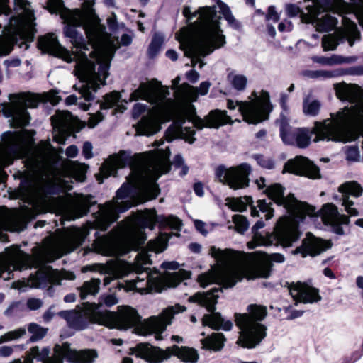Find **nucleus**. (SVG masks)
<instances>
[{"label":"nucleus","mask_w":363,"mask_h":363,"mask_svg":"<svg viewBox=\"0 0 363 363\" xmlns=\"http://www.w3.org/2000/svg\"><path fill=\"white\" fill-rule=\"evenodd\" d=\"M9 102L1 104L4 116L13 127H23L30 122L28 108H36L43 101L39 94L32 93L10 94Z\"/></svg>","instance_id":"obj_15"},{"label":"nucleus","mask_w":363,"mask_h":363,"mask_svg":"<svg viewBox=\"0 0 363 363\" xmlns=\"http://www.w3.org/2000/svg\"><path fill=\"white\" fill-rule=\"evenodd\" d=\"M342 27L337 29L334 33L325 35L322 38V47L324 51L335 50L340 43L347 41L352 46L356 40H359L360 33L355 23L345 16H340Z\"/></svg>","instance_id":"obj_24"},{"label":"nucleus","mask_w":363,"mask_h":363,"mask_svg":"<svg viewBox=\"0 0 363 363\" xmlns=\"http://www.w3.org/2000/svg\"><path fill=\"white\" fill-rule=\"evenodd\" d=\"M167 223L174 230H180L182 227V221L177 217L169 216L167 218Z\"/></svg>","instance_id":"obj_61"},{"label":"nucleus","mask_w":363,"mask_h":363,"mask_svg":"<svg viewBox=\"0 0 363 363\" xmlns=\"http://www.w3.org/2000/svg\"><path fill=\"white\" fill-rule=\"evenodd\" d=\"M118 303V299L113 294H108L101 296L99 298V304H96V306L100 307V309L102 311H106V309H103L101 308L102 304H105L108 307H111Z\"/></svg>","instance_id":"obj_53"},{"label":"nucleus","mask_w":363,"mask_h":363,"mask_svg":"<svg viewBox=\"0 0 363 363\" xmlns=\"http://www.w3.org/2000/svg\"><path fill=\"white\" fill-rule=\"evenodd\" d=\"M337 97L352 104L345 107L323 122H316L313 128L315 141L331 140L347 143L355 140L363 129V91L356 85L340 83L334 86Z\"/></svg>","instance_id":"obj_9"},{"label":"nucleus","mask_w":363,"mask_h":363,"mask_svg":"<svg viewBox=\"0 0 363 363\" xmlns=\"http://www.w3.org/2000/svg\"><path fill=\"white\" fill-rule=\"evenodd\" d=\"M228 80L233 89L238 91H242L247 84V78L245 75L230 72L228 74Z\"/></svg>","instance_id":"obj_42"},{"label":"nucleus","mask_w":363,"mask_h":363,"mask_svg":"<svg viewBox=\"0 0 363 363\" xmlns=\"http://www.w3.org/2000/svg\"><path fill=\"white\" fill-rule=\"evenodd\" d=\"M104 114L101 111H98L94 114H91L88 121V125L90 128H94L100 121L104 119Z\"/></svg>","instance_id":"obj_58"},{"label":"nucleus","mask_w":363,"mask_h":363,"mask_svg":"<svg viewBox=\"0 0 363 363\" xmlns=\"http://www.w3.org/2000/svg\"><path fill=\"white\" fill-rule=\"evenodd\" d=\"M50 119L54 140L58 143L64 144L67 138L74 131L77 119L67 111H57Z\"/></svg>","instance_id":"obj_27"},{"label":"nucleus","mask_w":363,"mask_h":363,"mask_svg":"<svg viewBox=\"0 0 363 363\" xmlns=\"http://www.w3.org/2000/svg\"><path fill=\"white\" fill-rule=\"evenodd\" d=\"M95 0H84L82 3V11L87 16L91 18L94 14L93 6Z\"/></svg>","instance_id":"obj_56"},{"label":"nucleus","mask_w":363,"mask_h":363,"mask_svg":"<svg viewBox=\"0 0 363 363\" xmlns=\"http://www.w3.org/2000/svg\"><path fill=\"white\" fill-rule=\"evenodd\" d=\"M89 209V201L87 198H83L79 202L73 204L68 214L69 220H74L86 215Z\"/></svg>","instance_id":"obj_39"},{"label":"nucleus","mask_w":363,"mask_h":363,"mask_svg":"<svg viewBox=\"0 0 363 363\" xmlns=\"http://www.w3.org/2000/svg\"><path fill=\"white\" fill-rule=\"evenodd\" d=\"M76 276L72 272L44 267L35 275L30 276L27 284L21 281L13 282V287L21 291H25L28 286L41 289L48 287V293L52 295L53 286L62 285L64 280H74Z\"/></svg>","instance_id":"obj_19"},{"label":"nucleus","mask_w":363,"mask_h":363,"mask_svg":"<svg viewBox=\"0 0 363 363\" xmlns=\"http://www.w3.org/2000/svg\"><path fill=\"white\" fill-rule=\"evenodd\" d=\"M267 315V308L251 304L247 313L235 315V323L240 329L237 344L244 348L253 349L267 337V328L261 322Z\"/></svg>","instance_id":"obj_14"},{"label":"nucleus","mask_w":363,"mask_h":363,"mask_svg":"<svg viewBox=\"0 0 363 363\" xmlns=\"http://www.w3.org/2000/svg\"><path fill=\"white\" fill-rule=\"evenodd\" d=\"M26 305L31 311L38 310L43 306V301L39 298H31L27 301Z\"/></svg>","instance_id":"obj_59"},{"label":"nucleus","mask_w":363,"mask_h":363,"mask_svg":"<svg viewBox=\"0 0 363 363\" xmlns=\"http://www.w3.org/2000/svg\"><path fill=\"white\" fill-rule=\"evenodd\" d=\"M264 192L268 197L279 206H283L290 213L289 216L281 217L277 223L272 233L262 235L259 229L264 227L262 220H258L252 228L253 239L247 243L250 249L257 246H270L280 245L289 247L298 240L301 233L298 224L306 216L315 215V208L305 202L298 201L294 194L284 196V188L279 184H273L267 186Z\"/></svg>","instance_id":"obj_8"},{"label":"nucleus","mask_w":363,"mask_h":363,"mask_svg":"<svg viewBox=\"0 0 363 363\" xmlns=\"http://www.w3.org/2000/svg\"><path fill=\"white\" fill-rule=\"evenodd\" d=\"M320 106L318 100L310 101L308 99H305L303 103V111L307 116H315L318 114Z\"/></svg>","instance_id":"obj_44"},{"label":"nucleus","mask_w":363,"mask_h":363,"mask_svg":"<svg viewBox=\"0 0 363 363\" xmlns=\"http://www.w3.org/2000/svg\"><path fill=\"white\" fill-rule=\"evenodd\" d=\"M220 291V288H214L206 294L197 293L189 298L191 302H197L205 306L211 314L205 315L202 322L203 325H207L214 330L223 329L230 330L233 323L230 320H225L219 313H214L215 305L217 303L218 295L216 294Z\"/></svg>","instance_id":"obj_22"},{"label":"nucleus","mask_w":363,"mask_h":363,"mask_svg":"<svg viewBox=\"0 0 363 363\" xmlns=\"http://www.w3.org/2000/svg\"><path fill=\"white\" fill-rule=\"evenodd\" d=\"M354 6L357 10L355 16L358 18L359 23L363 26V0H354Z\"/></svg>","instance_id":"obj_57"},{"label":"nucleus","mask_w":363,"mask_h":363,"mask_svg":"<svg viewBox=\"0 0 363 363\" xmlns=\"http://www.w3.org/2000/svg\"><path fill=\"white\" fill-rule=\"evenodd\" d=\"M21 11L18 16H12L5 26L6 33L0 37V56L9 55L14 45L27 50L35 35L34 11L27 0H13Z\"/></svg>","instance_id":"obj_12"},{"label":"nucleus","mask_w":363,"mask_h":363,"mask_svg":"<svg viewBox=\"0 0 363 363\" xmlns=\"http://www.w3.org/2000/svg\"><path fill=\"white\" fill-rule=\"evenodd\" d=\"M62 160L60 155L52 157L47 162L36 157L27 159L26 166L30 172L36 174L41 170L45 171L48 179L28 177L23 179L18 189V197L28 204L35 206L45 201L47 196L52 193L53 185L70 189L72 186L66 179L79 182L85 181L87 165L77 161L63 160L57 167V162Z\"/></svg>","instance_id":"obj_6"},{"label":"nucleus","mask_w":363,"mask_h":363,"mask_svg":"<svg viewBox=\"0 0 363 363\" xmlns=\"http://www.w3.org/2000/svg\"><path fill=\"white\" fill-rule=\"evenodd\" d=\"M23 215L17 210L0 208V231H18L23 223ZM89 230L86 228H72L45 240L42 249H35L33 255L23 252L18 247L12 246L0 254V277L4 280L13 277V272L21 271L31 267H40L52 262L82 245Z\"/></svg>","instance_id":"obj_4"},{"label":"nucleus","mask_w":363,"mask_h":363,"mask_svg":"<svg viewBox=\"0 0 363 363\" xmlns=\"http://www.w3.org/2000/svg\"><path fill=\"white\" fill-rule=\"evenodd\" d=\"M27 130L9 132L4 135L0 144V184L7 177L4 169L12 164L17 158L23 157L27 152Z\"/></svg>","instance_id":"obj_17"},{"label":"nucleus","mask_w":363,"mask_h":363,"mask_svg":"<svg viewBox=\"0 0 363 363\" xmlns=\"http://www.w3.org/2000/svg\"><path fill=\"white\" fill-rule=\"evenodd\" d=\"M217 4L219 8L220 13L227 21L228 25L234 29H239L240 28V24L235 18L228 6L220 0H217Z\"/></svg>","instance_id":"obj_41"},{"label":"nucleus","mask_w":363,"mask_h":363,"mask_svg":"<svg viewBox=\"0 0 363 363\" xmlns=\"http://www.w3.org/2000/svg\"><path fill=\"white\" fill-rule=\"evenodd\" d=\"M272 203L267 202L266 200H259L257 201V206L259 211L265 213L266 220H269L274 216V209L272 208Z\"/></svg>","instance_id":"obj_51"},{"label":"nucleus","mask_w":363,"mask_h":363,"mask_svg":"<svg viewBox=\"0 0 363 363\" xmlns=\"http://www.w3.org/2000/svg\"><path fill=\"white\" fill-rule=\"evenodd\" d=\"M185 310L184 306L176 304L166 308L160 315L151 316L141 322V317L135 308L128 306H121L115 313L104 311L111 318L110 324L104 325L124 330L137 326L136 330L139 335L147 336L155 334V340H161L163 339L162 333L172 324L174 315Z\"/></svg>","instance_id":"obj_11"},{"label":"nucleus","mask_w":363,"mask_h":363,"mask_svg":"<svg viewBox=\"0 0 363 363\" xmlns=\"http://www.w3.org/2000/svg\"><path fill=\"white\" fill-rule=\"evenodd\" d=\"M233 220L235 225L236 230L240 233H243L249 228V223L247 218L242 215L233 216Z\"/></svg>","instance_id":"obj_49"},{"label":"nucleus","mask_w":363,"mask_h":363,"mask_svg":"<svg viewBox=\"0 0 363 363\" xmlns=\"http://www.w3.org/2000/svg\"><path fill=\"white\" fill-rule=\"evenodd\" d=\"M343 75V72L342 69H336L333 71H326V70H318L312 72L311 74V77L313 78H333L337 76Z\"/></svg>","instance_id":"obj_50"},{"label":"nucleus","mask_w":363,"mask_h":363,"mask_svg":"<svg viewBox=\"0 0 363 363\" xmlns=\"http://www.w3.org/2000/svg\"><path fill=\"white\" fill-rule=\"evenodd\" d=\"M308 16V23L315 25L318 31L327 32L333 29L337 23L335 13H328L321 4L312 2L306 6Z\"/></svg>","instance_id":"obj_26"},{"label":"nucleus","mask_w":363,"mask_h":363,"mask_svg":"<svg viewBox=\"0 0 363 363\" xmlns=\"http://www.w3.org/2000/svg\"><path fill=\"white\" fill-rule=\"evenodd\" d=\"M167 241L162 238L152 240L148 242L147 247L150 251L155 252H161L166 249Z\"/></svg>","instance_id":"obj_48"},{"label":"nucleus","mask_w":363,"mask_h":363,"mask_svg":"<svg viewBox=\"0 0 363 363\" xmlns=\"http://www.w3.org/2000/svg\"><path fill=\"white\" fill-rule=\"evenodd\" d=\"M251 173V166L245 162L230 167L219 165L215 169V179L220 183L228 185L230 189L238 190L249 186V177Z\"/></svg>","instance_id":"obj_23"},{"label":"nucleus","mask_w":363,"mask_h":363,"mask_svg":"<svg viewBox=\"0 0 363 363\" xmlns=\"http://www.w3.org/2000/svg\"><path fill=\"white\" fill-rule=\"evenodd\" d=\"M34 359L42 363H60L59 361L52 362L48 347L40 348L38 346L30 348L25 357L14 359L10 363H33Z\"/></svg>","instance_id":"obj_33"},{"label":"nucleus","mask_w":363,"mask_h":363,"mask_svg":"<svg viewBox=\"0 0 363 363\" xmlns=\"http://www.w3.org/2000/svg\"><path fill=\"white\" fill-rule=\"evenodd\" d=\"M338 191L342 194V206L347 215L340 213L337 207L333 203L323 205L320 214L323 223L329 226L334 233L343 235L345 231L342 225L350 224V216H358L360 214L353 199L362 195L363 187L356 181H349L340 185Z\"/></svg>","instance_id":"obj_13"},{"label":"nucleus","mask_w":363,"mask_h":363,"mask_svg":"<svg viewBox=\"0 0 363 363\" xmlns=\"http://www.w3.org/2000/svg\"><path fill=\"white\" fill-rule=\"evenodd\" d=\"M28 330L29 333H32V336L30 338L31 342H36L41 340L47 333L46 328H42L38 324L33 323L28 325Z\"/></svg>","instance_id":"obj_46"},{"label":"nucleus","mask_w":363,"mask_h":363,"mask_svg":"<svg viewBox=\"0 0 363 363\" xmlns=\"http://www.w3.org/2000/svg\"><path fill=\"white\" fill-rule=\"evenodd\" d=\"M38 47L43 52L49 53L70 62L73 60L71 52L62 47L54 33L41 36L38 40Z\"/></svg>","instance_id":"obj_31"},{"label":"nucleus","mask_w":363,"mask_h":363,"mask_svg":"<svg viewBox=\"0 0 363 363\" xmlns=\"http://www.w3.org/2000/svg\"><path fill=\"white\" fill-rule=\"evenodd\" d=\"M59 315L65 319L68 325L77 330L85 329L90 322L99 325H109L111 318L95 303H84V308L81 311H62Z\"/></svg>","instance_id":"obj_21"},{"label":"nucleus","mask_w":363,"mask_h":363,"mask_svg":"<svg viewBox=\"0 0 363 363\" xmlns=\"http://www.w3.org/2000/svg\"><path fill=\"white\" fill-rule=\"evenodd\" d=\"M253 158L257 161L258 164L263 168L272 169L274 167V162L270 158L262 155H255Z\"/></svg>","instance_id":"obj_52"},{"label":"nucleus","mask_w":363,"mask_h":363,"mask_svg":"<svg viewBox=\"0 0 363 363\" xmlns=\"http://www.w3.org/2000/svg\"><path fill=\"white\" fill-rule=\"evenodd\" d=\"M280 135L286 145H296L299 148L306 147L311 143V132L304 128H292L288 123L281 122Z\"/></svg>","instance_id":"obj_28"},{"label":"nucleus","mask_w":363,"mask_h":363,"mask_svg":"<svg viewBox=\"0 0 363 363\" xmlns=\"http://www.w3.org/2000/svg\"><path fill=\"white\" fill-rule=\"evenodd\" d=\"M332 247L330 240H325L314 236L312 233H308L303 240L301 246L296 247L293 252L294 254H301L303 257L307 256L315 257Z\"/></svg>","instance_id":"obj_30"},{"label":"nucleus","mask_w":363,"mask_h":363,"mask_svg":"<svg viewBox=\"0 0 363 363\" xmlns=\"http://www.w3.org/2000/svg\"><path fill=\"white\" fill-rule=\"evenodd\" d=\"M101 280L98 278H93L83 283L82 286L78 288L79 294L82 300L86 299L89 296L96 295L100 289Z\"/></svg>","instance_id":"obj_37"},{"label":"nucleus","mask_w":363,"mask_h":363,"mask_svg":"<svg viewBox=\"0 0 363 363\" xmlns=\"http://www.w3.org/2000/svg\"><path fill=\"white\" fill-rule=\"evenodd\" d=\"M183 15L195 29V33L184 28L177 33L176 39L184 55L191 59L192 66L199 63L201 68L204 63L201 58L226 43L225 35L220 28V17L215 6H203L192 11L190 6H185Z\"/></svg>","instance_id":"obj_7"},{"label":"nucleus","mask_w":363,"mask_h":363,"mask_svg":"<svg viewBox=\"0 0 363 363\" xmlns=\"http://www.w3.org/2000/svg\"><path fill=\"white\" fill-rule=\"evenodd\" d=\"M181 282V278L177 273L169 275L167 279V284L169 287H175Z\"/></svg>","instance_id":"obj_60"},{"label":"nucleus","mask_w":363,"mask_h":363,"mask_svg":"<svg viewBox=\"0 0 363 363\" xmlns=\"http://www.w3.org/2000/svg\"><path fill=\"white\" fill-rule=\"evenodd\" d=\"M50 355L53 362L59 361L60 363H63L65 358L72 363H94L98 357V352L94 349L72 350L69 343L65 342L62 345H55Z\"/></svg>","instance_id":"obj_25"},{"label":"nucleus","mask_w":363,"mask_h":363,"mask_svg":"<svg viewBox=\"0 0 363 363\" xmlns=\"http://www.w3.org/2000/svg\"><path fill=\"white\" fill-rule=\"evenodd\" d=\"M164 37L162 33H155L148 48V55L152 58L155 57L162 48Z\"/></svg>","instance_id":"obj_43"},{"label":"nucleus","mask_w":363,"mask_h":363,"mask_svg":"<svg viewBox=\"0 0 363 363\" xmlns=\"http://www.w3.org/2000/svg\"><path fill=\"white\" fill-rule=\"evenodd\" d=\"M151 264L150 256L146 252H141L137 256L134 267L126 262L110 261L106 264L88 265L83 271L99 272L101 274H108V277L104 279L105 285L109 284L112 279L123 278L128 275L131 271H134L133 278L119 283V288H123L127 291L135 290L140 294H148L160 291L161 284L159 273L148 272L149 268L147 266Z\"/></svg>","instance_id":"obj_10"},{"label":"nucleus","mask_w":363,"mask_h":363,"mask_svg":"<svg viewBox=\"0 0 363 363\" xmlns=\"http://www.w3.org/2000/svg\"><path fill=\"white\" fill-rule=\"evenodd\" d=\"M114 245V239L108 236L99 237L94 243L95 250L104 255L111 254L113 252Z\"/></svg>","instance_id":"obj_38"},{"label":"nucleus","mask_w":363,"mask_h":363,"mask_svg":"<svg viewBox=\"0 0 363 363\" xmlns=\"http://www.w3.org/2000/svg\"><path fill=\"white\" fill-rule=\"evenodd\" d=\"M92 145L90 142H85L83 145L82 154L86 159H90L93 157Z\"/></svg>","instance_id":"obj_64"},{"label":"nucleus","mask_w":363,"mask_h":363,"mask_svg":"<svg viewBox=\"0 0 363 363\" xmlns=\"http://www.w3.org/2000/svg\"><path fill=\"white\" fill-rule=\"evenodd\" d=\"M147 106L143 104L137 103L133 108V116L134 118H138L146 109Z\"/></svg>","instance_id":"obj_63"},{"label":"nucleus","mask_w":363,"mask_h":363,"mask_svg":"<svg viewBox=\"0 0 363 363\" xmlns=\"http://www.w3.org/2000/svg\"><path fill=\"white\" fill-rule=\"evenodd\" d=\"M210 255L220 266L217 269L198 277V281L202 287L217 283L225 288H230L244 277L267 278L270 275L272 262L282 263L285 260L284 256L279 253L250 255L230 249L221 250L215 246L210 248Z\"/></svg>","instance_id":"obj_5"},{"label":"nucleus","mask_w":363,"mask_h":363,"mask_svg":"<svg viewBox=\"0 0 363 363\" xmlns=\"http://www.w3.org/2000/svg\"><path fill=\"white\" fill-rule=\"evenodd\" d=\"M172 355L185 362L195 363L199 359L197 350L194 348L177 345L162 350L150 344H138L136 347V356L149 363H161L169 359Z\"/></svg>","instance_id":"obj_16"},{"label":"nucleus","mask_w":363,"mask_h":363,"mask_svg":"<svg viewBox=\"0 0 363 363\" xmlns=\"http://www.w3.org/2000/svg\"><path fill=\"white\" fill-rule=\"evenodd\" d=\"M125 165V162L121 157L112 155L101 165L100 174L106 178L109 176L115 175L117 169L123 168Z\"/></svg>","instance_id":"obj_34"},{"label":"nucleus","mask_w":363,"mask_h":363,"mask_svg":"<svg viewBox=\"0 0 363 363\" xmlns=\"http://www.w3.org/2000/svg\"><path fill=\"white\" fill-rule=\"evenodd\" d=\"M91 18L76 9L70 13L67 18L69 24L64 28V34L74 49L71 52L77 62L74 72L81 82L79 87H74L86 101L92 100L93 93L105 84L110 62L117 49L111 40L95 45L94 41L99 40V31Z\"/></svg>","instance_id":"obj_2"},{"label":"nucleus","mask_w":363,"mask_h":363,"mask_svg":"<svg viewBox=\"0 0 363 363\" xmlns=\"http://www.w3.org/2000/svg\"><path fill=\"white\" fill-rule=\"evenodd\" d=\"M121 98V95L117 91H113L104 96V100L100 104L101 110H107L113 107Z\"/></svg>","instance_id":"obj_45"},{"label":"nucleus","mask_w":363,"mask_h":363,"mask_svg":"<svg viewBox=\"0 0 363 363\" xmlns=\"http://www.w3.org/2000/svg\"><path fill=\"white\" fill-rule=\"evenodd\" d=\"M155 222V212L153 211L130 218L122 227L120 233L121 239L130 248L136 249L146 240L143 230L146 228L153 229Z\"/></svg>","instance_id":"obj_20"},{"label":"nucleus","mask_w":363,"mask_h":363,"mask_svg":"<svg viewBox=\"0 0 363 363\" xmlns=\"http://www.w3.org/2000/svg\"><path fill=\"white\" fill-rule=\"evenodd\" d=\"M313 61L323 65H335L340 64H348L355 62L357 57H343L342 55H333L330 57H314Z\"/></svg>","instance_id":"obj_36"},{"label":"nucleus","mask_w":363,"mask_h":363,"mask_svg":"<svg viewBox=\"0 0 363 363\" xmlns=\"http://www.w3.org/2000/svg\"><path fill=\"white\" fill-rule=\"evenodd\" d=\"M285 172L313 179L321 177L319 167L308 158L301 156L289 160L284 165L283 172Z\"/></svg>","instance_id":"obj_29"},{"label":"nucleus","mask_w":363,"mask_h":363,"mask_svg":"<svg viewBox=\"0 0 363 363\" xmlns=\"http://www.w3.org/2000/svg\"><path fill=\"white\" fill-rule=\"evenodd\" d=\"M289 293L296 303H313L321 300L317 289L301 282L290 284Z\"/></svg>","instance_id":"obj_32"},{"label":"nucleus","mask_w":363,"mask_h":363,"mask_svg":"<svg viewBox=\"0 0 363 363\" xmlns=\"http://www.w3.org/2000/svg\"><path fill=\"white\" fill-rule=\"evenodd\" d=\"M26 333L25 328H20L15 330L9 331L0 337V344L16 340L23 337Z\"/></svg>","instance_id":"obj_47"},{"label":"nucleus","mask_w":363,"mask_h":363,"mask_svg":"<svg viewBox=\"0 0 363 363\" xmlns=\"http://www.w3.org/2000/svg\"><path fill=\"white\" fill-rule=\"evenodd\" d=\"M179 77L172 81L175 99L167 98L170 94L169 89L163 87L159 82L141 83L132 92L130 101L141 99L154 105L139 121L137 128L138 135H152L161 129L162 123L173 119V123L166 131V140L170 142L181 138L189 143H193L195 140V131L191 127L183 126L186 120L191 123L193 128L198 129L204 127L218 128L233 123L225 111L219 109L211 111L204 119L197 117L195 107L191 104L198 99L197 89L186 83L179 85Z\"/></svg>","instance_id":"obj_1"},{"label":"nucleus","mask_w":363,"mask_h":363,"mask_svg":"<svg viewBox=\"0 0 363 363\" xmlns=\"http://www.w3.org/2000/svg\"><path fill=\"white\" fill-rule=\"evenodd\" d=\"M225 342L224 335L220 333H213L211 335L201 340L203 349L213 351L222 350Z\"/></svg>","instance_id":"obj_35"},{"label":"nucleus","mask_w":363,"mask_h":363,"mask_svg":"<svg viewBox=\"0 0 363 363\" xmlns=\"http://www.w3.org/2000/svg\"><path fill=\"white\" fill-rule=\"evenodd\" d=\"M255 99L250 101H233L228 99L227 107L230 110H234L238 106L243 120L251 124H257L268 118L269 113L272 111L269 101V94L266 91H262L259 96L255 93L252 94Z\"/></svg>","instance_id":"obj_18"},{"label":"nucleus","mask_w":363,"mask_h":363,"mask_svg":"<svg viewBox=\"0 0 363 363\" xmlns=\"http://www.w3.org/2000/svg\"><path fill=\"white\" fill-rule=\"evenodd\" d=\"M227 206L234 211L242 212L246 210L247 205L252 203V199L250 196L240 198H228Z\"/></svg>","instance_id":"obj_40"},{"label":"nucleus","mask_w":363,"mask_h":363,"mask_svg":"<svg viewBox=\"0 0 363 363\" xmlns=\"http://www.w3.org/2000/svg\"><path fill=\"white\" fill-rule=\"evenodd\" d=\"M286 11L287 15L291 17L296 16L298 14L301 13L302 16V18L303 19H305V21L307 22V20H308L307 13H305L303 12H301V9H299V7L298 6H296L295 4H287L286 6Z\"/></svg>","instance_id":"obj_55"},{"label":"nucleus","mask_w":363,"mask_h":363,"mask_svg":"<svg viewBox=\"0 0 363 363\" xmlns=\"http://www.w3.org/2000/svg\"><path fill=\"white\" fill-rule=\"evenodd\" d=\"M169 156L168 147L145 153L140 162L131 167L127 182L116 191V197L99 206L96 227L106 230L118 219L119 213L143 200L155 199L160 191L156 182L162 174L169 172Z\"/></svg>","instance_id":"obj_3"},{"label":"nucleus","mask_w":363,"mask_h":363,"mask_svg":"<svg viewBox=\"0 0 363 363\" xmlns=\"http://www.w3.org/2000/svg\"><path fill=\"white\" fill-rule=\"evenodd\" d=\"M346 159L351 162H357L360 158V153L357 146H350L345 150Z\"/></svg>","instance_id":"obj_54"},{"label":"nucleus","mask_w":363,"mask_h":363,"mask_svg":"<svg viewBox=\"0 0 363 363\" xmlns=\"http://www.w3.org/2000/svg\"><path fill=\"white\" fill-rule=\"evenodd\" d=\"M211 86V84L208 81L202 82L199 88H196L197 89V94H201V96L206 95L209 91V89Z\"/></svg>","instance_id":"obj_62"}]
</instances>
